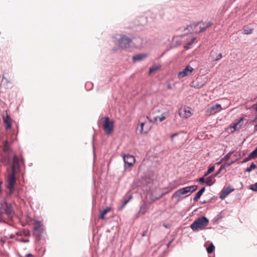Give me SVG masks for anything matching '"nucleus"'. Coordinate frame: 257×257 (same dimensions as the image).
Returning a JSON list of instances; mask_svg holds the SVG:
<instances>
[{
  "instance_id": "7",
  "label": "nucleus",
  "mask_w": 257,
  "mask_h": 257,
  "mask_svg": "<svg viewBox=\"0 0 257 257\" xmlns=\"http://www.w3.org/2000/svg\"><path fill=\"white\" fill-rule=\"evenodd\" d=\"M221 105L219 104H215L207 108L205 111V114L207 116H210L215 114L222 109Z\"/></svg>"
},
{
  "instance_id": "42",
  "label": "nucleus",
  "mask_w": 257,
  "mask_h": 257,
  "mask_svg": "<svg viewBox=\"0 0 257 257\" xmlns=\"http://www.w3.org/2000/svg\"><path fill=\"white\" fill-rule=\"evenodd\" d=\"M2 184H3V182L2 180H0V194L1 193L2 191Z\"/></svg>"
},
{
  "instance_id": "47",
  "label": "nucleus",
  "mask_w": 257,
  "mask_h": 257,
  "mask_svg": "<svg viewBox=\"0 0 257 257\" xmlns=\"http://www.w3.org/2000/svg\"><path fill=\"white\" fill-rule=\"evenodd\" d=\"M163 226L165 227L166 228H167V226L166 224H164Z\"/></svg>"
},
{
  "instance_id": "6",
  "label": "nucleus",
  "mask_w": 257,
  "mask_h": 257,
  "mask_svg": "<svg viewBox=\"0 0 257 257\" xmlns=\"http://www.w3.org/2000/svg\"><path fill=\"white\" fill-rule=\"evenodd\" d=\"M103 128L107 135L111 134L114 128V121L110 120L108 117H105L102 124Z\"/></svg>"
},
{
  "instance_id": "24",
  "label": "nucleus",
  "mask_w": 257,
  "mask_h": 257,
  "mask_svg": "<svg viewBox=\"0 0 257 257\" xmlns=\"http://www.w3.org/2000/svg\"><path fill=\"white\" fill-rule=\"evenodd\" d=\"M111 209L110 207H107L106 209H104L100 211V215L99 216V218L101 219H104L105 218V215L110 211Z\"/></svg>"
},
{
  "instance_id": "22",
  "label": "nucleus",
  "mask_w": 257,
  "mask_h": 257,
  "mask_svg": "<svg viewBox=\"0 0 257 257\" xmlns=\"http://www.w3.org/2000/svg\"><path fill=\"white\" fill-rule=\"evenodd\" d=\"M3 150L5 153L7 154L10 153L12 151L8 141H5L4 143Z\"/></svg>"
},
{
  "instance_id": "28",
  "label": "nucleus",
  "mask_w": 257,
  "mask_h": 257,
  "mask_svg": "<svg viewBox=\"0 0 257 257\" xmlns=\"http://www.w3.org/2000/svg\"><path fill=\"white\" fill-rule=\"evenodd\" d=\"M195 40V38H193L191 39L190 42H189L187 44H186L184 46V48L186 49H189L191 48V46L194 42Z\"/></svg>"
},
{
  "instance_id": "10",
  "label": "nucleus",
  "mask_w": 257,
  "mask_h": 257,
  "mask_svg": "<svg viewBox=\"0 0 257 257\" xmlns=\"http://www.w3.org/2000/svg\"><path fill=\"white\" fill-rule=\"evenodd\" d=\"M179 114L181 117L185 118L190 117L192 115L191 108L189 107L181 108L179 110Z\"/></svg>"
},
{
  "instance_id": "17",
  "label": "nucleus",
  "mask_w": 257,
  "mask_h": 257,
  "mask_svg": "<svg viewBox=\"0 0 257 257\" xmlns=\"http://www.w3.org/2000/svg\"><path fill=\"white\" fill-rule=\"evenodd\" d=\"M149 208V205L146 203H144L141 206L139 213L141 215H144L148 211Z\"/></svg>"
},
{
  "instance_id": "15",
  "label": "nucleus",
  "mask_w": 257,
  "mask_h": 257,
  "mask_svg": "<svg viewBox=\"0 0 257 257\" xmlns=\"http://www.w3.org/2000/svg\"><path fill=\"white\" fill-rule=\"evenodd\" d=\"M17 240L24 242H28L29 241V239L26 234L24 233H20V234L17 233Z\"/></svg>"
},
{
  "instance_id": "5",
  "label": "nucleus",
  "mask_w": 257,
  "mask_h": 257,
  "mask_svg": "<svg viewBox=\"0 0 257 257\" xmlns=\"http://www.w3.org/2000/svg\"><path fill=\"white\" fill-rule=\"evenodd\" d=\"M197 186L193 185L179 189L173 194L172 198L180 197L181 195H186L187 194L190 195L192 192L195 191L197 189Z\"/></svg>"
},
{
  "instance_id": "18",
  "label": "nucleus",
  "mask_w": 257,
  "mask_h": 257,
  "mask_svg": "<svg viewBox=\"0 0 257 257\" xmlns=\"http://www.w3.org/2000/svg\"><path fill=\"white\" fill-rule=\"evenodd\" d=\"M169 114V111H166L165 112H163L161 116H157L154 117V120L155 121L157 122L158 121H159L160 122H162L163 120H164L166 117L168 116Z\"/></svg>"
},
{
  "instance_id": "25",
  "label": "nucleus",
  "mask_w": 257,
  "mask_h": 257,
  "mask_svg": "<svg viewBox=\"0 0 257 257\" xmlns=\"http://www.w3.org/2000/svg\"><path fill=\"white\" fill-rule=\"evenodd\" d=\"M4 123L6 124V128L7 130L11 127V119L9 116H7L5 119Z\"/></svg>"
},
{
  "instance_id": "39",
  "label": "nucleus",
  "mask_w": 257,
  "mask_h": 257,
  "mask_svg": "<svg viewBox=\"0 0 257 257\" xmlns=\"http://www.w3.org/2000/svg\"><path fill=\"white\" fill-rule=\"evenodd\" d=\"M21 257H34V255L31 253L26 254L24 255H21Z\"/></svg>"
},
{
  "instance_id": "32",
  "label": "nucleus",
  "mask_w": 257,
  "mask_h": 257,
  "mask_svg": "<svg viewBox=\"0 0 257 257\" xmlns=\"http://www.w3.org/2000/svg\"><path fill=\"white\" fill-rule=\"evenodd\" d=\"M248 157L250 159L257 157V147L249 154Z\"/></svg>"
},
{
  "instance_id": "14",
  "label": "nucleus",
  "mask_w": 257,
  "mask_h": 257,
  "mask_svg": "<svg viewBox=\"0 0 257 257\" xmlns=\"http://www.w3.org/2000/svg\"><path fill=\"white\" fill-rule=\"evenodd\" d=\"M209 57L212 61H216L220 60L222 57V56L221 53L217 54L216 51H212Z\"/></svg>"
},
{
  "instance_id": "34",
  "label": "nucleus",
  "mask_w": 257,
  "mask_h": 257,
  "mask_svg": "<svg viewBox=\"0 0 257 257\" xmlns=\"http://www.w3.org/2000/svg\"><path fill=\"white\" fill-rule=\"evenodd\" d=\"M132 198V196H130L127 199H125L121 205V206L120 208V209H122L126 205V204L130 201V200Z\"/></svg>"
},
{
  "instance_id": "11",
  "label": "nucleus",
  "mask_w": 257,
  "mask_h": 257,
  "mask_svg": "<svg viewBox=\"0 0 257 257\" xmlns=\"http://www.w3.org/2000/svg\"><path fill=\"white\" fill-rule=\"evenodd\" d=\"M123 159L125 164V166L127 165L128 167H132L135 162V159L133 156L130 155H124Z\"/></svg>"
},
{
  "instance_id": "44",
  "label": "nucleus",
  "mask_w": 257,
  "mask_h": 257,
  "mask_svg": "<svg viewBox=\"0 0 257 257\" xmlns=\"http://www.w3.org/2000/svg\"><path fill=\"white\" fill-rule=\"evenodd\" d=\"M230 157V156L229 155V154H227L225 157V158L226 159V160H228L229 158Z\"/></svg>"
},
{
  "instance_id": "43",
  "label": "nucleus",
  "mask_w": 257,
  "mask_h": 257,
  "mask_svg": "<svg viewBox=\"0 0 257 257\" xmlns=\"http://www.w3.org/2000/svg\"><path fill=\"white\" fill-rule=\"evenodd\" d=\"M256 118L254 119V120H251L249 121V124H252L253 122H254L255 121H256Z\"/></svg>"
},
{
  "instance_id": "41",
  "label": "nucleus",
  "mask_w": 257,
  "mask_h": 257,
  "mask_svg": "<svg viewBox=\"0 0 257 257\" xmlns=\"http://www.w3.org/2000/svg\"><path fill=\"white\" fill-rule=\"evenodd\" d=\"M204 176L203 177L199 178V181L201 183H204L205 182V178Z\"/></svg>"
},
{
  "instance_id": "2",
  "label": "nucleus",
  "mask_w": 257,
  "mask_h": 257,
  "mask_svg": "<svg viewBox=\"0 0 257 257\" xmlns=\"http://www.w3.org/2000/svg\"><path fill=\"white\" fill-rule=\"evenodd\" d=\"M208 219L206 217L202 216L195 220L190 227L193 231H197L203 229L208 225Z\"/></svg>"
},
{
  "instance_id": "38",
  "label": "nucleus",
  "mask_w": 257,
  "mask_h": 257,
  "mask_svg": "<svg viewBox=\"0 0 257 257\" xmlns=\"http://www.w3.org/2000/svg\"><path fill=\"white\" fill-rule=\"evenodd\" d=\"M145 123L144 122H142L140 124V127H141V130H140V132L141 133H142L143 132H144L145 133H146L147 132V131H144V126L145 125Z\"/></svg>"
},
{
  "instance_id": "46",
  "label": "nucleus",
  "mask_w": 257,
  "mask_h": 257,
  "mask_svg": "<svg viewBox=\"0 0 257 257\" xmlns=\"http://www.w3.org/2000/svg\"><path fill=\"white\" fill-rule=\"evenodd\" d=\"M145 235H146V232H144L143 233V234H142V236H145Z\"/></svg>"
},
{
  "instance_id": "35",
  "label": "nucleus",
  "mask_w": 257,
  "mask_h": 257,
  "mask_svg": "<svg viewBox=\"0 0 257 257\" xmlns=\"http://www.w3.org/2000/svg\"><path fill=\"white\" fill-rule=\"evenodd\" d=\"M214 170V166H212V167L209 168V169H208L207 172H206L205 173L204 177H206L207 176H208L209 174H210L212 172H213Z\"/></svg>"
},
{
  "instance_id": "33",
  "label": "nucleus",
  "mask_w": 257,
  "mask_h": 257,
  "mask_svg": "<svg viewBox=\"0 0 257 257\" xmlns=\"http://www.w3.org/2000/svg\"><path fill=\"white\" fill-rule=\"evenodd\" d=\"M200 80V79H197L196 81L195 82H193V83H198L199 82ZM204 85V83H201L200 84H194V87H197V88H201L202 87H203Z\"/></svg>"
},
{
  "instance_id": "8",
  "label": "nucleus",
  "mask_w": 257,
  "mask_h": 257,
  "mask_svg": "<svg viewBox=\"0 0 257 257\" xmlns=\"http://www.w3.org/2000/svg\"><path fill=\"white\" fill-rule=\"evenodd\" d=\"M43 231V229L41 227V224L40 222H35L34 224V234L39 239L40 236Z\"/></svg>"
},
{
  "instance_id": "20",
  "label": "nucleus",
  "mask_w": 257,
  "mask_h": 257,
  "mask_svg": "<svg viewBox=\"0 0 257 257\" xmlns=\"http://www.w3.org/2000/svg\"><path fill=\"white\" fill-rule=\"evenodd\" d=\"M147 57V55L145 54H139L134 56L133 60V62L140 61L145 59Z\"/></svg>"
},
{
  "instance_id": "13",
  "label": "nucleus",
  "mask_w": 257,
  "mask_h": 257,
  "mask_svg": "<svg viewBox=\"0 0 257 257\" xmlns=\"http://www.w3.org/2000/svg\"><path fill=\"white\" fill-rule=\"evenodd\" d=\"M234 189L232 188L230 186L224 187L221 191L220 198L221 199H225V198Z\"/></svg>"
},
{
  "instance_id": "45",
  "label": "nucleus",
  "mask_w": 257,
  "mask_h": 257,
  "mask_svg": "<svg viewBox=\"0 0 257 257\" xmlns=\"http://www.w3.org/2000/svg\"><path fill=\"white\" fill-rule=\"evenodd\" d=\"M254 132H256L257 131V124L254 127Z\"/></svg>"
},
{
  "instance_id": "9",
  "label": "nucleus",
  "mask_w": 257,
  "mask_h": 257,
  "mask_svg": "<svg viewBox=\"0 0 257 257\" xmlns=\"http://www.w3.org/2000/svg\"><path fill=\"white\" fill-rule=\"evenodd\" d=\"M194 69L190 65H188L182 71L179 72L178 74V77L179 78H182L186 76H189L191 74L193 71Z\"/></svg>"
},
{
  "instance_id": "26",
  "label": "nucleus",
  "mask_w": 257,
  "mask_h": 257,
  "mask_svg": "<svg viewBox=\"0 0 257 257\" xmlns=\"http://www.w3.org/2000/svg\"><path fill=\"white\" fill-rule=\"evenodd\" d=\"M243 34H250L253 32V28H248L247 27H244L243 29Z\"/></svg>"
},
{
  "instance_id": "23",
  "label": "nucleus",
  "mask_w": 257,
  "mask_h": 257,
  "mask_svg": "<svg viewBox=\"0 0 257 257\" xmlns=\"http://www.w3.org/2000/svg\"><path fill=\"white\" fill-rule=\"evenodd\" d=\"M205 190V188L203 187L202 189H201L195 195L193 200L194 201H197L200 198L203 192Z\"/></svg>"
},
{
  "instance_id": "30",
  "label": "nucleus",
  "mask_w": 257,
  "mask_h": 257,
  "mask_svg": "<svg viewBox=\"0 0 257 257\" xmlns=\"http://www.w3.org/2000/svg\"><path fill=\"white\" fill-rule=\"evenodd\" d=\"M7 189L9 190L7 192V195L11 196L15 191V186H12V187L9 186H7Z\"/></svg>"
},
{
  "instance_id": "19",
  "label": "nucleus",
  "mask_w": 257,
  "mask_h": 257,
  "mask_svg": "<svg viewBox=\"0 0 257 257\" xmlns=\"http://www.w3.org/2000/svg\"><path fill=\"white\" fill-rule=\"evenodd\" d=\"M19 159L18 157L15 155L13 158V165L12 166V171L15 172V169L17 167H19Z\"/></svg>"
},
{
  "instance_id": "3",
  "label": "nucleus",
  "mask_w": 257,
  "mask_h": 257,
  "mask_svg": "<svg viewBox=\"0 0 257 257\" xmlns=\"http://www.w3.org/2000/svg\"><path fill=\"white\" fill-rule=\"evenodd\" d=\"M12 206L11 204L4 201L0 202V219H2L7 216L8 217H11L13 213Z\"/></svg>"
},
{
  "instance_id": "27",
  "label": "nucleus",
  "mask_w": 257,
  "mask_h": 257,
  "mask_svg": "<svg viewBox=\"0 0 257 257\" xmlns=\"http://www.w3.org/2000/svg\"><path fill=\"white\" fill-rule=\"evenodd\" d=\"M160 67H161L160 65H157L153 66L152 67H150L149 69V74H151V73L154 72L156 70L160 69Z\"/></svg>"
},
{
  "instance_id": "36",
  "label": "nucleus",
  "mask_w": 257,
  "mask_h": 257,
  "mask_svg": "<svg viewBox=\"0 0 257 257\" xmlns=\"http://www.w3.org/2000/svg\"><path fill=\"white\" fill-rule=\"evenodd\" d=\"M256 165L252 163L250 165L249 167L247 168L246 171V172H250L252 170L256 168Z\"/></svg>"
},
{
  "instance_id": "31",
  "label": "nucleus",
  "mask_w": 257,
  "mask_h": 257,
  "mask_svg": "<svg viewBox=\"0 0 257 257\" xmlns=\"http://www.w3.org/2000/svg\"><path fill=\"white\" fill-rule=\"evenodd\" d=\"M215 249V247L212 243H211L209 246L206 248L207 251L208 253H212Z\"/></svg>"
},
{
  "instance_id": "4",
  "label": "nucleus",
  "mask_w": 257,
  "mask_h": 257,
  "mask_svg": "<svg viewBox=\"0 0 257 257\" xmlns=\"http://www.w3.org/2000/svg\"><path fill=\"white\" fill-rule=\"evenodd\" d=\"M212 25L211 22H208L206 24L203 23L198 22L193 23L187 27V29H191L195 33H199L205 31L207 28L210 27Z\"/></svg>"
},
{
  "instance_id": "1",
  "label": "nucleus",
  "mask_w": 257,
  "mask_h": 257,
  "mask_svg": "<svg viewBox=\"0 0 257 257\" xmlns=\"http://www.w3.org/2000/svg\"><path fill=\"white\" fill-rule=\"evenodd\" d=\"M141 44L142 40L140 38H134L130 39L127 36L123 35L119 40V45L122 49H128L132 47L139 48Z\"/></svg>"
},
{
  "instance_id": "21",
  "label": "nucleus",
  "mask_w": 257,
  "mask_h": 257,
  "mask_svg": "<svg viewBox=\"0 0 257 257\" xmlns=\"http://www.w3.org/2000/svg\"><path fill=\"white\" fill-rule=\"evenodd\" d=\"M218 174V172L217 174L215 175H212L211 176L206 178L205 182L207 185L210 186L214 183L215 180L213 179V178L216 176Z\"/></svg>"
},
{
  "instance_id": "48",
  "label": "nucleus",
  "mask_w": 257,
  "mask_h": 257,
  "mask_svg": "<svg viewBox=\"0 0 257 257\" xmlns=\"http://www.w3.org/2000/svg\"><path fill=\"white\" fill-rule=\"evenodd\" d=\"M4 78H5V76H3V79H4Z\"/></svg>"
},
{
  "instance_id": "37",
  "label": "nucleus",
  "mask_w": 257,
  "mask_h": 257,
  "mask_svg": "<svg viewBox=\"0 0 257 257\" xmlns=\"http://www.w3.org/2000/svg\"><path fill=\"white\" fill-rule=\"evenodd\" d=\"M249 189L253 191L257 192V182L250 186Z\"/></svg>"
},
{
  "instance_id": "40",
  "label": "nucleus",
  "mask_w": 257,
  "mask_h": 257,
  "mask_svg": "<svg viewBox=\"0 0 257 257\" xmlns=\"http://www.w3.org/2000/svg\"><path fill=\"white\" fill-rule=\"evenodd\" d=\"M177 135H178L177 133H175V134H173L172 135H171V142L172 143H173V138H174V137L177 136Z\"/></svg>"
},
{
  "instance_id": "12",
  "label": "nucleus",
  "mask_w": 257,
  "mask_h": 257,
  "mask_svg": "<svg viewBox=\"0 0 257 257\" xmlns=\"http://www.w3.org/2000/svg\"><path fill=\"white\" fill-rule=\"evenodd\" d=\"M8 184L7 186L12 187L15 186L16 182V179L15 177V172L11 171V173L9 175L7 178Z\"/></svg>"
},
{
  "instance_id": "29",
  "label": "nucleus",
  "mask_w": 257,
  "mask_h": 257,
  "mask_svg": "<svg viewBox=\"0 0 257 257\" xmlns=\"http://www.w3.org/2000/svg\"><path fill=\"white\" fill-rule=\"evenodd\" d=\"M195 40V38H193L191 39L190 42H189L187 44H186L184 46V48L186 49H189L191 48V46L194 42Z\"/></svg>"
},
{
  "instance_id": "16",
  "label": "nucleus",
  "mask_w": 257,
  "mask_h": 257,
  "mask_svg": "<svg viewBox=\"0 0 257 257\" xmlns=\"http://www.w3.org/2000/svg\"><path fill=\"white\" fill-rule=\"evenodd\" d=\"M244 118L242 117L237 122L234 123L232 126V128L234 129V131L239 130L243 124Z\"/></svg>"
}]
</instances>
